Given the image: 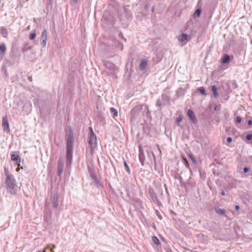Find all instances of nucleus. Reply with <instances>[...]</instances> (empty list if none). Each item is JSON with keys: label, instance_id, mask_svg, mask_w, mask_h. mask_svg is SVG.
I'll return each instance as SVG.
<instances>
[{"label": "nucleus", "instance_id": "nucleus-1", "mask_svg": "<svg viewBox=\"0 0 252 252\" xmlns=\"http://www.w3.org/2000/svg\"><path fill=\"white\" fill-rule=\"evenodd\" d=\"M108 40L103 38L99 41V50L100 55L103 58V66L105 67L104 71L109 72L110 70V62L106 59L110 57L109 46L108 44Z\"/></svg>", "mask_w": 252, "mask_h": 252}, {"label": "nucleus", "instance_id": "nucleus-2", "mask_svg": "<svg viewBox=\"0 0 252 252\" xmlns=\"http://www.w3.org/2000/svg\"><path fill=\"white\" fill-rule=\"evenodd\" d=\"M66 166L69 167L72 162L74 142L73 134L70 126L69 127L68 133L66 135Z\"/></svg>", "mask_w": 252, "mask_h": 252}, {"label": "nucleus", "instance_id": "nucleus-3", "mask_svg": "<svg viewBox=\"0 0 252 252\" xmlns=\"http://www.w3.org/2000/svg\"><path fill=\"white\" fill-rule=\"evenodd\" d=\"M4 170L6 176L4 184L7 191L11 194H15L18 190L16 180L12 174L7 173V169L6 168H4Z\"/></svg>", "mask_w": 252, "mask_h": 252}, {"label": "nucleus", "instance_id": "nucleus-4", "mask_svg": "<svg viewBox=\"0 0 252 252\" xmlns=\"http://www.w3.org/2000/svg\"><path fill=\"white\" fill-rule=\"evenodd\" d=\"M89 172L91 177L94 181V183L97 187L100 185L98 176V170L97 168L88 166Z\"/></svg>", "mask_w": 252, "mask_h": 252}, {"label": "nucleus", "instance_id": "nucleus-5", "mask_svg": "<svg viewBox=\"0 0 252 252\" xmlns=\"http://www.w3.org/2000/svg\"><path fill=\"white\" fill-rule=\"evenodd\" d=\"M90 133L89 136L88 142L91 149V152L93 151L97 145L96 136L94 132L93 129L90 127Z\"/></svg>", "mask_w": 252, "mask_h": 252}, {"label": "nucleus", "instance_id": "nucleus-6", "mask_svg": "<svg viewBox=\"0 0 252 252\" xmlns=\"http://www.w3.org/2000/svg\"><path fill=\"white\" fill-rule=\"evenodd\" d=\"M148 193L149 196L151 197L152 200L153 201V202L156 204H157L158 205H161V203L158 200L157 195L156 193H155L154 189L150 187L148 189Z\"/></svg>", "mask_w": 252, "mask_h": 252}, {"label": "nucleus", "instance_id": "nucleus-7", "mask_svg": "<svg viewBox=\"0 0 252 252\" xmlns=\"http://www.w3.org/2000/svg\"><path fill=\"white\" fill-rule=\"evenodd\" d=\"M59 196L58 193L52 194L50 196V203L54 208L57 209L59 202Z\"/></svg>", "mask_w": 252, "mask_h": 252}, {"label": "nucleus", "instance_id": "nucleus-8", "mask_svg": "<svg viewBox=\"0 0 252 252\" xmlns=\"http://www.w3.org/2000/svg\"><path fill=\"white\" fill-rule=\"evenodd\" d=\"M143 105H138L133 108L131 111L132 118L135 119L140 115V112L142 110Z\"/></svg>", "mask_w": 252, "mask_h": 252}, {"label": "nucleus", "instance_id": "nucleus-9", "mask_svg": "<svg viewBox=\"0 0 252 252\" xmlns=\"http://www.w3.org/2000/svg\"><path fill=\"white\" fill-rule=\"evenodd\" d=\"M47 39V32L46 30H44L40 36V40L41 41V44L43 47H45L46 45V42Z\"/></svg>", "mask_w": 252, "mask_h": 252}, {"label": "nucleus", "instance_id": "nucleus-10", "mask_svg": "<svg viewBox=\"0 0 252 252\" xmlns=\"http://www.w3.org/2000/svg\"><path fill=\"white\" fill-rule=\"evenodd\" d=\"M139 159L142 165L143 166L145 160V156L144 150L141 146L139 147Z\"/></svg>", "mask_w": 252, "mask_h": 252}, {"label": "nucleus", "instance_id": "nucleus-11", "mask_svg": "<svg viewBox=\"0 0 252 252\" xmlns=\"http://www.w3.org/2000/svg\"><path fill=\"white\" fill-rule=\"evenodd\" d=\"M187 114L189 119L192 121V122L193 124H196L197 122V120L193 111L191 109H189L187 111Z\"/></svg>", "mask_w": 252, "mask_h": 252}, {"label": "nucleus", "instance_id": "nucleus-12", "mask_svg": "<svg viewBox=\"0 0 252 252\" xmlns=\"http://www.w3.org/2000/svg\"><path fill=\"white\" fill-rule=\"evenodd\" d=\"M11 159L12 161H14L16 162V164L17 165H20V163L21 162V158L20 156L18 154H13L11 155Z\"/></svg>", "mask_w": 252, "mask_h": 252}, {"label": "nucleus", "instance_id": "nucleus-13", "mask_svg": "<svg viewBox=\"0 0 252 252\" xmlns=\"http://www.w3.org/2000/svg\"><path fill=\"white\" fill-rule=\"evenodd\" d=\"M2 126L4 130H9V123L6 117H4L2 118Z\"/></svg>", "mask_w": 252, "mask_h": 252}, {"label": "nucleus", "instance_id": "nucleus-14", "mask_svg": "<svg viewBox=\"0 0 252 252\" xmlns=\"http://www.w3.org/2000/svg\"><path fill=\"white\" fill-rule=\"evenodd\" d=\"M63 170V163L61 160L58 162V175L60 176Z\"/></svg>", "mask_w": 252, "mask_h": 252}, {"label": "nucleus", "instance_id": "nucleus-15", "mask_svg": "<svg viewBox=\"0 0 252 252\" xmlns=\"http://www.w3.org/2000/svg\"><path fill=\"white\" fill-rule=\"evenodd\" d=\"M188 35L186 33H183L182 34V35H181L179 38H178V40L179 41H180L181 42H185L186 43L188 41Z\"/></svg>", "mask_w": 252, "mask_h": 252}, {"label": "nucleus", "instance_id": "nucleus-16", "mask_svg": "<svg viewBox=\"0 0 252 252\" xmlns=\"http://www.w3.org/2000/svg\"><path fill=\"white\" fill-rule=\"evenodd\" d=\"M230 56L227 54H224L221 59V63L223 64L228 63L230 62Z\"/></svg>", "mask_w": 252, "mask_h": 252}, {"label": "nucleus", "instance_id": "nucleus-17", "mask_svg": "<svg viewBox=\"0 0 252 252\" xmlns=\"http://www.w3.org/2000/svg\"><path fill=\"white\" fill-rule=\"evenodd\" d=\"M214 210L217 214L220 216H224L225 214V210L223 209H220L219 207H215Z\"/></svg>", "mask_w": 252, "mask_h": 252}, {"label": "nucleus", "instance_id": "nucleus-18", "mask_svg": "<svg viewBox=\"0 0 252 252\" xmlns=\"http://www.w3.org/2000/svg\"><path fill=\"white\" fill-rule=\"evenodd\" d=\"M147 65V62L145 60H142L139 66V69L140 70H144Z\"/></svg>", "mask_w": 252, "mask_h": 252}, {"label": "nucleus", "instance_id": "nucleus-19", "mask_svg": "<svg viewBox=\"0 0 252 252\" xmlns=\"http://www.w3.org/2000/svg\"><path fill=\"white\" fill-rule=\"evenodd\" d=\"M211 91L213 93V96L215 98H218L219 96L218 89L215 85H213L211 87Z\"/></svg>", "mask_w": 252, "mask_h": 252}, {"label": "nucleus", "instance_id": "nucleus-20", "mask_svg": "<svg viewBox=\"0 0 252 252\" xmlns=\"http://www.w3.org/2000/svg\"><path fill=\"white\" fill-rule=\"evenodd\" d=\"M0 30L2 36L4 37H6L8 35V32L7 29L5 27H1L0 28Z\"/></svg>", "mask_w": 252, "mask_h": 252}, {"label": "nucleus", "instance_id": "nucleus-21", "mask_svg": "<svg viewBox=\"0 0 252 252\" xmlns=\"http://www.w3.org/2000/svg\"><path fill=\"white\" fill-rule=\"evenodd\" d=\"M201 12V8H197L195 10L194 12L192 14V17L193 18H195L196 17H199L200 16Z\"/></svg>", "mask_w": 252, "mask_h": 252}, {"label": "nucleus", "instance_id": "nucleus-22", "mask_svg": "<svg viewBox=\"0 0 252 252\" xmlns=\"http://www.w3.org/2000/svg\"><path fill=\"white\" fill-rule=\"evenodd\" d=\"M6 45L4 43L0 45V55L3 54L6 51Z\"/></svg>", "mask_w": 252, "mask_h": 252}, {"label": "nucleus", "instance_id": "nucleus-23", "mask_svg": "<svg viewBox=\"0 0 252 252\" xmlns=\"http://www.w3.org/2000/svg\"><path fill=\"white\" fill-rule=\"evenodd\" d=\"M184 90L182 88H179L176 92V95L178 97L181 96L184 94Z\"/></svg>", "mask_w": 252, "mask_h": 252}, {"label": "nucleus", "instance_id": "nucleus-24", "mask_svg": "<svg viewBox=\"0 0 252 252\" xmlns=\"http://www.w3.org/2000/svg\"><path fill=\"white\" fill-rule=\"evenodd\" d=\"M197 90L203 95H206V93L204 87H201L197 89Z\"/></svg>", "mask_w": 252, "mask_h": 252}, {"label": "nucleus", "instance_id": "nucleus-25", "mask_svg": "<svg viewBox=\"0 0 252 252\" xmlns=\"http://www.w3.org/2000/svg\"><path fill=\"white\" fill-rule=\"evenodd\" d=\"M32 46H27V44H26L25 46L22 48V51L23 53L27 52L28 50H31Z\"/></svg>", "mask_w": 252, "mask_h": 252}, {"label": "nucleus", "instance_id": "nucleus-26", "mask_svg": "<svg viewBox=\"0 0 252 252\" xmlns=\"http://www.w3.org/2000/svg\"><path fill=\"white\" fill-rule=\"evenodd\" d=\"M111 113L113 114V117L114 118L118 116V111L116 109H115L113 107H111Z\"/></svg>", "mask_w": 252, "mask_h": 252}, {"label": "nucleus", "instance_id": "nucleus-27", "mask_svg": "<svg viewBox=\"0 0 252 252\" xmlns=\"http://www.w3.org/2000/svg\"><path fill=\"white\" fill-rule=\"evenodd\" d=\"M152 240H153V242L156 245H158L160 244V242L159 239H158V238L155 236H154L152 237Z\"/></svg>", "mask_w": 252, "mask_h": 252}, {"label": "nucleus", "instance_id": "nucleus-28", "mask_svg": "<svg viewBox=\"0 0 252 252\" xmlns=\"http://www.w3.org/2000/svg\"><path fill=\"white\" fill-rule=\"evenodd\" d=\"M36 37V32L35 31H34L32 32L29 35V38L30 40H33L35 39Z\"/></svg>", "mask_w": 252, "mask_h": 252}, {"label": "nucleus", "instance_id": "nucleus-29", "mask_svg": "<svg viewBox=\"0 0 252 252\" xmlns=\"http://www.w3.org/2000/svg\"><path fill=\"white\" fill-rule=\"evenodd\" d=\"M111 40H112V39H111ZM113 42H115L116 45L118 44V46L120 47V48L121 50H122L123 49V44H122L121 43H120L118 41H116L115 39L113 40Z\"/></svg>", "mask_w": 252, "mask_h": 252}, {"label": "nucleus", "instance_id": "nucleus-30", "mask_svg": "<svg viewBox=\"0 0 252 252\" xmlns=\"http://www.w3.org/2000/svg\"><path fill=\"white\" fill-rule=\"evenodd\" d=\"M124 165L126 172L129 174L130 173V170L127 162L126 161H124Z\"/></svg>", "mask_w": 252, "mask_h": 252}, {"label": "nucleus", "instance_id": "nucleus-31", "mask_svg": "<svg viewBox=\"0 0 252 252\" xmlns=\"http://www.w3.org/2000/svg\"><path fill=\"white\" fill-rule=\"evenodd\" d=\"M150 6H151V3L148 2H147L144 5V8L145 9L148 10L149 8L150 7Z\"/></svg>", "mask_w": 252, "mask_h": 252}, {"label": "nucleus", "instance_id": "nucleus-32", "mask_svg": "<svg viewBox=\"0 0 252 252\" xmlns=\"http://www.w3.org/2000/svg\"><path fill=\"white\" fill-rule=\"evenodd\" d=\"M183 120V117L182 115L179 116V117L177 118L176 122L177 124L180 123Z\"/></svg>", "mask_w": 252, "mask_h": 252}, {"label": "nucleus", "instance_id": "nucleus-33", "mask_svg": "<svg viewBox=\"0 0 252 252\" xmlns=\"http://www.w3.org/2000/svg\"><path fill=\"white\" fill-rule=\"evenodd\" d=\"M246 139L247 140H249V141L252 140V134H251V133L248 134L246 136Z\"/></svg>", "mask_w": 252, "mask_h": 252}, {"label": "nucleus", "instance_id": "nucleus-34", "mask_svg": "<svg viewBox=\"0 0 252 252\" xmlns=\"http://www.w3.org/2000/svg\"><path fill=\"white\" fill-rule=\"evenodd\" d=\"M189 157L191 159V160H192V162H193L194 163H196V160H195V158H194V156H193V155L190 154L189 155Z\"/></svg>", "mask_w": 252, "mask_h": 252}, {"label": "nucleus", "instance_id": "nucleus-35", "mask_svg": "<svg viewBox=\"0 0 252 252\" xmlns=\"http://www.w3.org/2000/svg\"><path fill=\"white\" fill-rule=\"evenodd\" d=\"M242 121V118L240 116H237L236 118V122L237 123H240Z\"/></svg>", "mask_w": 252, "mask_h": 252}, {"label": "nucleus", "instance_id": "nucleus-36", "mask_svg": "<svg viewBox=\"0 0 252 252\" xmlns=\"http://www.w3.org/2000/svg\"><path fill=\"white\" fill-rule=\"evenodd\" d=\"M184 160L185 161V164L186 165V167L188 168H189V163L188 162V161L186 159V158H184Z\"/></svg>", "mask_w": 252, "mask_h": 252}, {"label": "nucleus", "instance_id": "nucleus-37", "mask_svg": "<svg viewBox=\"0 0 252 252\" xmlns=\"http://www.w3.org/2000/svg\"><path fill=\"white\" fill-rule=\"evenodd\" d=\"M250 170V168L248 167H245L243 169V171L245 173H247Z\"/></svg>", "mask_w": 252, "mask_h": 252}, {"label": "nucleus", "instance_id": "nucleus-38", "mask_svg": "<svg viewBox=\"0 0 252 252\" xmlns=\"http://www.w3.org/2000/svg\"><path fill=\"white\" fill-rule=\"evenodd\" d=\"M46 3L48 5H52V0H46Z\"/></svg>", "mask_w": 252, "mask_h": 252}, {"label": "nucleus", "instance_id": "nucleus-39", "mask_svg": "<svg viewBox=\"0 0 252 252\" xmlns=\"http://www.w3.org/2000/svg\"><path fill=\"white\" fill-rule=\"evenodd\" d=\"M156 105H157V106H158V107H160V106H161L162 104H161V102H160V101L159 100H158L157 101Z\"/></svg>", "mask_w": 252, "mask_h": 252}, {"label": "nucleus", "instance_id": "nucleus-40", "mask_svg": "<svg viewBox=\"0 0 252 252\" xmlns=\"http://www.w3.org/2000/svg\"><path fill=\"white\" fill-rule=\"evenodd\" d=\"M226 141L228 143H231L232 141V138L230 137H228L227 138Z\"/></svg>", "mask_w": 252, "mask_h": 252}, {"label": "nucleus", "instance_id": "nucleus-41", "mask_svg": "<svg viewBox=\"0 0 252 252\" xmlns=\"http://www.w3.org/2000/svg\"><path fill=\"white\" fill-rule=\"evenodd\" d=\"M111 6H112V5L116 6V5L117 4V3L113 0H111Z\"/></svg>", "mask_w": 252, "mask_h": 252}, {"label": "nucleus", "instance_id": "nucleus-42", "mask_svg": "<svg viewBox=\"0 0 252 252\" xmlns=\"http://www.w3.org/2000/svg\"><path fill=\"white\" fill-rule=\"evenodd\" d=\"M104 21H106V17L105 15H104L103 20H102V22H103L102 26H104Z\"/></svg>", "mask_w": 252, "mask_h": 252}, {"label": "nucleus", "instance_id": "nucleus-43", "mask_svg": "<svg viewBox=\"0 0 252 252\" xmlns=\"http://www.w3.org/2000/svg\"><path fill=\"white\" fill-rule=\"evenodd\" d=\"M224 116L226 119H227L228 118V117L229 116V114L228 112H225L224 114Z\"/></svg>", "mask_w": 252, "mask_h": 252}, {"label": "nucleus", "instance_id": "nucleus-44", "mask_svg": "<svg viewBox=\"0 0 252 252\" xmlns=\"http://www.w3.org/2000/svg\"><path fill=\"white\" fill-rule=\"evenodd\" d=\"M156 213H157V215L158 216V218H159L160 220H161L162 219V217L160 215H158V214L159 213V212L157 210L156 211Z\"/></svg>", "mask_w": 252, "mask_h": 252}, {"label": "nucleus", "instance_id": "nucleus-45", "mask_svg": "<svg viewBox=\"0 0 252 252\" xmlns=\"http://www.w3.org/2000/svg\"><path fill=\"white\" fill-rule=\"evenodd\" d=\"M248 125H249V126H252V120H249L248 121Z\"/></svg>", "mask_w": 252, "mask_h": 252}, {"label": "nucleus", "instance_id": "nucleus-46", "mask_svg": "<svg viewBox=\"0 0 252 252\" xmlns=\"http://www.w3.org/2000/svg\"><path fill=\"white\" fill-rule=\"evenodd\" d=\"M220 194L222 195V196H224L225 195V191L223 190H222L220 192Z\"/></svg>", "mask_w": 252, "mask_h": 252}, {"label": "nucleus", "instance_id": "nucleus-47", "mask_svg": "<svg viewBox=\"0 0 252 252\" xmlns=\"http://www.w3.org/2000/svg\"><path fill=\"white\" fill-rule=\"evenodd\" d=\"M218 106L215 105L214 107V110L215 111H217L218 110Z\"/></svg>", "mask_w": 252, "mask_h": 252}, {"label": "nucleus", "instance_id": "nucleus-48", "mask_svg": "<svg viewBox=\"0 0 252 252\" xmlns=\"http://www.w3.org/2000/svg\"><path fill=\"white\" fill-rule=\"evenodd\" d=\"M235 208L236 210H238L240 209V207L238 205H236Z\"/></svg>", "mask_w": 252, "mask_h": 252}, {"label": "nucleus", "instance_id": "nucleus-49", "mask_svg": "<svg viewBox=\"0 0 252 252\" xmlns=\"http://www.w3.org/2000/svg\"><path fill=\"white\" fill-rule=\"evenodd\" d=\"M48 206V204L47 202H46V204H45V208H47Z\"/></svg>", "mask_w": 252, "mask_h": 252}, {"label": "nucleus", "instance_id": "nucleus-50", "mask_svg": "<svg viewBox=\"0 0 252 252\" xmlns=\"http://www.w3.org/2000/svg\"><path fill=\"white\" fill-rule=\"evenodd\" d=\"M78 0H72L74 3H76Z\"/></svg>", "mask_w": 252, "mask_h": 252}, {"label": "nucleus", "instance_id": "nucleus-51", "mask_svg": "<svg viewBox=\"0 0 252 252\" xmlns=\"http://www.w3.org/2000/svg\"><path fill=\"white\" fill-rule=\"evenodd\" d=\"M19 169H20L19 168H17L16 169V171H18L19 170Z\"/></svg>", "mask_w": 252, "mask_h": 252}, {"label": "nucleus", "instance_id": "nucleus-52", "mask_svg": "<svg viewBox=\"0 0 252 252\" xmlns=\"http://www.w3.org/2000/svg\"><path fill=\"white\" fill-rule=\"evenodd\" d=\"M108 186L110 187V184L109 183H108Z\"/></svg>", "mask_w": 252, "mask_h": 252}, {"label": "nucleus", "instance_id": "nucleus-53", "mask_svg": "<svg viewBox=\"0 0 252 252\" xmlns=\"http://www.w3.org/2000/svg\"><path fill=\"white\" fill-rule=\"evenodd\" d=\"M53 248H55L56 247V246H55V245H54V246H53Z\"/></svg>", "mask_w": 252, "mask_h": 252}, {"label": "nucleus", "instance_id": "nucleus-54", "mask_svg": "<svg viewBox=\"0 0 252 252\" xmlns=\"http://www.w3.org/2000/svg\"><path fill=\"white\" fill-rule=\"evenodd\" d=\"M51 251L52 252H54V251L52 250V249H51Z\"/></svg>", "mask_w": 252, "mask_h": 252}]
</instances>
